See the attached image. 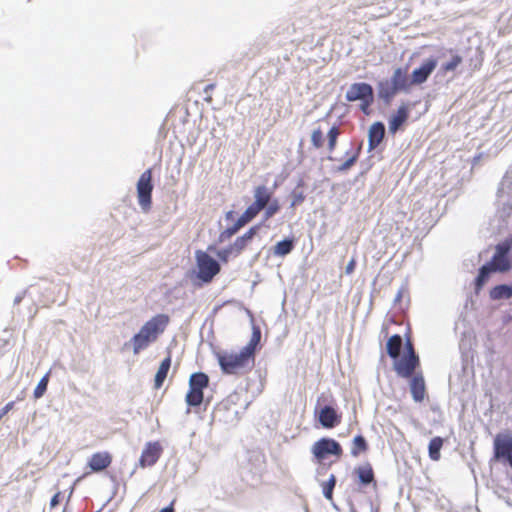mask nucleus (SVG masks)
I'll list each match as a JSON object with an SVG mask.
<instances>
[{
    "instance_id": "28",
    "label": "nucleus",
    "mask_w": 512,
    "mask_h": 512,
    "mask_svg": "<svg viewBox=\"0 0 512 512\" xmlns=\"http://www.w3.org/2000/svg\"><path fill=\"white\" fill-rule=\"evenodd\" d=\"M443 438L436 436L432 438L428 445V454L431 460L438 461L441 457V449L443 447Z\"/></svg>"
},
{
    "instance_id": "37",
    "label": "nucleus",
    "mask_w": 512,
    "mask_h": 512,
    "mask_svg": "<svg viewBox=\"0 0 512 512\" xmlns=\"http://www.w3.org/2000/svg\"><path fill=\"white\" fill-rule=\"evenodd\" d=\"M48 381H49V374H46L39 381V383L37 384V386L34 390V397L36 399L41 398L45 394V392L47 390Z\"/></svg>"
},
{
    "instance_id": "4",
    "label": "nucleus",
    "mask_w": 512,
    "mask_h": 512,
    "mask_svg": "<svg viewBox=\"0 0 512 512\" xmlns=\"http://www.w3.org/2000/svg\"><path fill=\"white\" fill-rule=\"evenodd\" d=\"M152 169L145 170L139 177L136 185L138 203L144 212L150 211L152 207Z\"/></svg>"
},
{
    "instance_id": "13",
    "label": "nucleus",
    "mask_w": 512,
    "mask_h": 512,
    "mask_svg": "<svg viewBox=\"0 0 512 512\" xmlns=\"http://www.w3.org/2000/svg\"><path fill=\"white\" fill-rule=\"evenodd\" d=\"M374 94L371 84L366 82H356L349 86L345 93V99L348 102H355L365 99Z\"/></svg>"
},
{
    "instance_id": "32",
    "label": "nucleus",
    "mask_w": 512,
    "mask_h": 512,
    "mask_svg": "<svg viewBox=\"0 0 512 512\" xmlns=\"http://www.w3.org/2000/svg\"><path fill=\"white\" fill-rule=\"evenodd\" d=\"M512 249V243L509 242V241H503L501 243H498L495 247V253H494V258H498V257H508L509 255V252L511 251Z\"/></svg>"
},
{
    "instance_id": "43",
    "label": "nucleus",
    "mask_w": 512,
    "mask_h": 512,
    "mask_svg": "<svg viewBox=\"0 0 512 512\" xmlns=\"http://www.w3.org/2000/svg\"><path fill=\"white\" fill-rule=\"evenodd\" d=\"M61 498H62V493L60 491L55 493L50 500V509L56 508L59 505Z\"/></svg>"
},
{
    "instance_id": "33",
    "label": "nucleus",
    "mask_w": 512,
    "mask_h": 512,
    "mask_svg": "<svg viewBox=\"0 0 512 512\" xmlns=\"http://www.w3.org/2000/svg\"><path fill=\"white\" fill-rule=\"evenodd\" d=\"M362 149V143L359 144L358 148L356 149V152L350 156L342 165L338 167L339 172H345L349 170L358 160L359 153Z\"/></svg>"
},
{
    "instance_id": "8",
    "label": "nucleus",
    "mask_w": 512,
    "mask_h": 512,
    "mask_svg": "<svg viewBox=\"0 0 512 512\" xmlns=\"http://www.w3.org/2000/svg\"><path fill=\"white\" fill-rule=\"evenodd\" d=\"M494 458L503 460L512 467V435L499 433L494 438Z\"/></svg>"
},
{
    "instance_id": "27",
    "label": "nucleus",
    "mask_w": 512,
    "mask_h": 512,
    "mask_svg": "<svg viewBox=\"0 0 512 512\" xmlns=\"http://www.w3.org/2000/svg\"><path fill=\"white\" fill-rule=\"evenodd\" d=\"M294 249V239L292 238H285L279 242L276 243V245L273 247V254L275 256L284 257L291 253V251Z\"/></svg>"
},
{
    "instance_id": "36",
    "label": "nucleus",
    "mask_w": 512,
    "mask_h": 512,
    "mask_svg": "<svg viewBox=\"0 0 512 512\" xmlns=\"http://www.w3.org/2000/svg\"><path fill=\"white\" fill-rule=\"evenodd\" d=\"M280 209V205L277 199L272 200L263 210H264V217L263 221H266L270 219L272 216H274Z\"/></svg>"
},
{
    "instance_id": "38",
    "label": "nucleus",
    "mask_w": 512,
    "mask_h": 512,
    "mask_svg": "<svg viewBox=\"0 0 512 512\" xmlns=\"http://www.w3.org/2000/svg\"><path fill=\"white\" fill-rule=\"evenodd\" d=\"M311 142L315 148H320L323 145L324 137L322 131L318 128L312 132Z\"/></svg>"
},
{
    "instance_id": "42",
    "label": "nucleus",
    "mask_w": 512,
    "mask_h": 512,
    "mask_svg": "<svg viewBox=\"0 0 512 512\" xmlns=\"http://www.w3.org/2000/svg\"><path fill=\"white\" fill-rule=\"evenodd\" d=\"M508 180H509V178L507 176H505L499 185L498 192H497V196H498L499 200H502L504 198L505 186H506Z\"/></svg>"
},
{
    "instance_id": "23",
    "label": "nucleus",
    "mask_w": 512,
    "mask_h": 512,
    "mask_svg": "<svg viewBox=\"0 0 512 512\" xmlns=\"http://www.w3.org/2000/svg\"><path fill=\"white\" fill-rule=\"evenodd\" d=\"M493 272H495V270L491 267V263H485L479 268L478 274L474 280V290L476 294L481 291Z\"/></svg>"
},
{
    "instance_id": "48",
    "label": "nucleus",
    "mask_w": 512,
    "mask_h": 512,
    "mask_svg": "<svg viewBox=\"0 0 512 512\" xmlns=\"http://www.w3.org/2000/svg\"><path fill=\"white\" fill-rule=\"evenodd\" d=\"M225 217H226V221L232 220L233 219V211H227L225 214Z\"/></svg>"
},
{
    "instance_id": "50",
    "label": "nucleus",
    "mask_w": 512,
    "mask_h": 512,
    "mask_svg": "<svg viewBox=\"0 0 512 512\" xmlns=\"http://www.w3.org/2000/svg\"><path fill=\"white\" fill-rule=\"evenodd\" d=\"M218 360L221 368L224 369V356H219Z\"/></svg>"
},
{
    "instance_id": "51",
    "label": "nucleus",
    "mask_w": 512,
    "mask_h": 512,
    "mask_svg": "<svg viewBox=\"0 0 512 512\" xmlns=\"http://www.w3.org/2000/svg\"><path fill=\"white\" fill-rule=\"evenodd\" d=\"M236 396H237V394H235V395H230V396L228 397V400H229L230 402L234 403V402H235V401H234V398H235Z\"/></svg>"
},
{
    "instance_id": "19",
    "label": "nucleus",
    "mask_w": 512,
    "mask_h": 512,
    "mask_svg": "<svg viewBox=\"0 0 512 512\" xmlns=\"http://www.w3.org/2000/svg\"><path fill=\"white\" fill-rule=\"evenodd\" d=\"M409 109L406 105H401L396 113L392 114L388 121L389 132L395 134L407 121Z\"/></svg>"
},
{
    "instance_id": "47",
    "label": "nucleus",
    "mask_w": 512,
    "mask_h": 512,
    "mask_svg": "<svg viewBox=\"0 0 512 512\" xmlns=\"http://www.w3.org/2000/svg\"><path fill=\"white\" fill-rule=\"evenodd\" d=\"M512 210V205L510 203H503V211L507 213V215L510 214V211Z\"/></svg>"
},
{
    "instance_id": "30",
    "label": "nucleus",
    "mask_w": 512,
    "mask_h": 512,
    "mask_svg": "<svg viewBox=\"0 0 512 512\" xmlns=\"http://www.w3.org/2000/svg\"><path fill=\"white\" fill-rule=\"evenodd\" d=\"M488 263H491V267L495 270V272H507L511 269V262L509 257L494 258L493 256Z\"/></svg>"
},
{
    "instance_id": "34",
    "label": "nucleus",
    "mask_w": 512,
    "mask_h": 512,
    "mask_svg": "<svg viewBox=\"0 0 512 512\" xmlns=\"http://www.w3.org/2000/svg\"><path fill=\"white\" fill-rule=\"evenodd\" d=\"M462 60L459 54H454L448 62L441 66V70L444 72L454 71L462 63Z\"/></svg>"
},
{
    "instance_id": "41",
    "label": "nucleus",
    "mask_w": 512,
    "mask_h": 512,
    "mask_svg": "<svg viewBox=\"0 0 512 512\" xmlns=\"http://www.w3.org/2000/svg\"><path fill=\"white\" fill-rule=\"evenodd\" d=\"M403 345L405 347V351H404L403 355L419 357L414 349V345H413L412 341L410 340V338H407Z\"/></svg>"
},
{
    "instance_id": "14",
    "label": "nucleus",
    "mask_w": 512,
    "mask_h": 512,
    "mask_svg": "<svg viewBox=\"0 0 512 512\" xmlns=\"http://www.w3.org/2000/svg\"><path fill=\"white\" fill-rule=\"evenodd\" d=\"M261 224L262 223H259L257 225L250 227L249 230L245 232L242 236L238 237L232 245L226 247V257L231 254L238 255L239 253H241L242 250L258 233V231L261 228Z\"/></svg>"
},
{
    "instance_id": "26",
    "label": "nucleus",
    "mask_w": 512,
    "mask_h": 512,
    "mask_svg": "<svg viewBox=\"0 0 512 512\" xmlns=\"http://www.w3.org/2000/svg\"><path fill=\"white\" fill-rule=\"evenodd\" d=\"M489 297L494 301L512 298V283L494 286L489 292Z\"/></svg>"
},
{
    "instance_id": "45",
    "label": "nucleus",
    "mask_w": 512,
    "mask_h": 512,
    "mask_svg": "<svg viewBox=\"0 0 512 512\" xmlns=\"http://www.w3.org/2000/svg\"><path fill=\"white\" fill-rule=\"evenodd\" d=\"M355 266H356V260L354 258H352L346 265L345 267V273L346 274H351L354 269H355Z\"/></svg>"
},
{
    "instance_id": "49",
    "label": "nucleus",
    "mask_w": 512,
    "mask_h": 512,
    "mask_svg": "<svg viewBox=\"0 0 512 512\" xmlns=\"http://www.w3.org/2000/svg\"><path fill=\"white\" fill-rule=\"evenodd\" d=\"M160 512H174L172 504L169 507L163 508Z\"/></svg>"
},
{
    "instance_id": "5",
    "label": "nucleus",
    "mask_w": 512,
    "mask_h": 512,
    "mask_svg": "<svg viewBox=\"0 0 512 512\" xmlns=\"http://www.w3.org/2000/svg\"><path fill=\"white\" fill-rule=\"evenodd\" d=\"M197 278L204 283L210 282L219 273L220 265L208 253L196 251Z\"/></svg>"
},
{
    "instance_id": "3",
    "label": "nucleus",
    "mask_w": 512,
    "mask_h": 512,
    "mask_svg": "<svg viewBox=\"0 0 512 512\" xmlns=\"http://www.w3.org/2000/svg\"><path fill=\"white\" fill-rule=\"evenodd\" d=\"M255 356L256 354L246 347L238 353H226V375L247 373L254 367Z\"/></svg>"
},
{
    "instance_id": "24",
    "label": "nucleus",
    "mask_w": 512,
    "mask_h": 512,
    "mask_svg": "<svg viewBox=\"0 0 512 512\" xmlns=\"http://www.w3.org/2000/svg\"><path fill=\"white\" fill-rule=\"evenodd\" d=\"M246 312H247L248 316L250 317V323L252 326V335H251L249 342L244 347L249 348L251 352L256 354V352L259 348L260 340H261V329L258 325H256L254 323V317H253L251 311L246 310Z\"/></svg>"
},
{
    "instance_id": "25",
    "label": "nucleus",
    "mask_w": 512,
    "mask_h": 512,
    "mask_svg": "<svg viewBox=\"0 0 512 512\" xmlns=\"http://www.w3.org/2000/svg\"><path fill=\"white\" fill-rule=\"evenodd\" d=\"M403 347V339L399 334L392 335L386 343V351L388 356L394 360L400 356Z\"/></svg>"
},
{
    "instance_id": "44",
    "label": "nucleus",
    "mask_w": 512,
    "mask_h": 512,
    "mask_svg": "<svg viewBox=\"0 0 512 512\" xmlns=\"http://www.w3.org/2000/svg\"><path fill=\"white\" fill-rule=\"evenodd\" d=\"M14 404V401H10L3 408L0 409V420L14 408Z\"/></svg>"
},
{
    "instance_id": "39",
    "label": "nucleus",
    "mask_w": 512,
    "mask_h": 512,
    "mask_svg": "<svg viewBox=\"0 0 512 512\" xmlns=\"http://www.w3.org/2000/svg\"><path fill=\"white\" fill-rule=\"evenodd\" d=\"M291 197H292V202L290 204L291 208L301 204L305 200V195H304L303 191H299L297 188L292 191Z\"/></svg>"
},
{
    "instance_id": "46",
    "label": "nucleus",
    "mask_w": 512,
    "mask_h": 512,
    "mask_svg": "<svg viewBox=\"0 0 512 512\" xmlns=\"http://www.w3.org/2000/svg\"><path fill=\"white\" fill-rule=\"evenodd\" d=\"M403 291H404L403 287L398 290V292H397V294L395 295V298H394V303H398V302L401 301L402 296H403Z\"/></svg>"
},
{
    "instance_id": "2",
    "label": "nucleus",
    "mask_w": 512,
    "mask_h": 512,
    "mask_svg": "<svg viewBox=\"0 0 512 512\" xmlns=\"http://www.w3.org/2000/svg\"><path fill=\"white\" fill-rule=\"evenodd\" d=\"M169 323L170 317L167 314H157L148 320L132 338L134 354H138L155 342L159 335L166 330Z\"/></svg>"
},
{
    "instance_id": "18",
    "label": "nucleus",
    "mask_w": 512,
    "mask_h": 512,
    "mask_svg": "<svg viewBox=\"0 0 512 512\" xmlns=\"http://www.w3.org/2000/svg\"><path fill=\"white\" fill-rule=\"evenodd\" d=\"M409 379L412 399L417 403L422 402L426 394V385L422 373H417Z\"/></svg>"
},
{
    "instance_id": "15",
    "label": "nucleus",
    "mask_w": 512,
    "mask_h": 512,
    "mask_svg": "<svg viewBox=\"0 0 512 512\" xmlns=\"http://www.w3.org/2000/svg\"><path fill=\"white\" fill-rule=\"evenodd\" d=\"M318 421L322 427L331 429L336 427L341 422V416L337 413L335 408L330 405H325L316 411Z\"/></svg>"
},
{
    "instance_id": "11",
    "label": "nucleus",
    "mask_w": 512,
    "mask_h": 512,
    "mask_svg": "<svg viewBox=\"0 0 512 512\" xmlns=\"http://www.w3.org/2000/svg\"><path fill=\"white\" fill-rule=\"evenodd\" d=\"M437 64L438 61L434 57L425 59L418 68L413 70L410 78L412 85H420L426 82L437 67Z\"/></svg>"
},
{
    "instance_id": "40",
    "label": "nucleus",
    "mask_w": 512,
    "mask_h": 512,
    "mask_svg": "<svg viewBox=\"0 0 512 512\" xmlns=\"http://www.w3.org/2000/svg\"><path fill=\"white\" fill-rule=\"evenodd\" d=\"M360 101V110L365 114V115H369L370 114V107L371 105L373 104L374 102V94L365 98V99H362V100H359Z\"/></svg>"
},
{
    "instance_id": "17",
    "label": "nucleus",
    "mask_w": 512,
    "mask_h": 512,
    "mask_svg": "<svg viewBox=\"0 0 512 512\" xmlns=\"http://www.w3.org/2000/svg\"><path fill=\"white\" fill-rule=\"evenodd\" d=\"M385 135V125L381 121L373 123L368 130V151L371 152L382 142Z\"/></svg>"
},
{
    "instance_id": "6",
    "label": "nucleus",
    "mask_w": 512,
    "mask_h": 512,
    "mask_svg": "<svg viewBox=\"0 0 512 512\" xmlns=\"http://www.w3.org/2000/svg\"><path fill=\"white\" fill-rule=\"evenodd\" d=\"M209 384V378L205 373H193L189 379V390L186 394V402L189 406H199L203 401V389Z\"/></svg>"
},
{
    "instance_id": "9",
    "label": "nucleus",
    "mask_w": 512,
    "mask_h": 512,
    "mask_svg": "<svg viewBox=\"0 0 512 512\" xmlns=\"http://www.w3.org/2000/svg\"><path fill=\"white\" fill-rule=\"evenodd\" d=\"M393 368L396 374L404 379L415 375L416 369L420 366V358L402 355L393 360Z\"/></svg>"
},
{
    "instance_id": "29",
    "label": "nucleus",
    "mask_w": 512,
    "mask_h": 512,
    "mask_svg": "<svg viewBox=\"0 0 512 512\" xmlns=\"http://www.w3.org/2000/svg\"><path fill=\"white\" fill-rule=\"evenodd\" d=\"M368 443L364 436L356 435L352 441L351 455L353 457L359 456L360 453L367 451Z\"/></svg>"
},
{
    "instance_id": "1",
    "label": "nucleus",
    "mask_w": 512,
    "mask_h": 512,
    "mask_svg": "<svg viewBox=\"0 0 512 512\" xmlns=\"http://www.w3.org/2000/svg\"><path fill=\"white\" fill-rule=\"evenodd\" d=\"M273 199V190L265 185L254 189V201L231 227L226 228V238L236 234L240 228L252 221Z\"/></svg>"
},
{
    "instance_id": "52",
    "label": "nucleus",
    "mask_w": 512,
    "mask_h": 512,
    "mask_svg": "<svg viewBox=\"0 0 512 512\" xmlns=\"http://www.w3.org/2000/svg\"><path fill=\"white\" fill-rule=\"evenodd\" d=\"M302 185H303V181H302V180H300V181H299V184H298V187H299V186H302Z\"/></svg>"
},
{
    "instance_id": "16",
    "label": "nucleus",
    "mask_w": 512,
    "mask_h": 512,
    "mask_svg": "<svg viewBox=\"0 0 512 512\" xmlns=\"http://www.w3.org/2000/svg\"><path fill=\"white\" fill-rule=\"evenodd\" d=\"M391 85L398 91V92H409L410 87L412 85L411 79L409 78L407 74V70L403 69L401 67L396 68L393 71V74L390 79H388Z\"/></svg>"
},
{
    "instance_id": "35",
    "label": "nucleus",
    "mask_w": 512,
    "mask_h": 512,
    "mask_svg": "<svg viewBox=\"0 0 512 512\" xmlns=\"http://www.w3.org/2000/svg\"><path fill=\"white\" fill-rule=\"evenodd\" d=\"M339 134H340V130L337 126H332L329 129V131L327 133V138H328V149L330 152H332L335 149Z\"/></svg>"
},
{
    "instance_id": "7",
    "label": "nucleus",
    "mask_w": 512,
    "mask_h": 512,
    "mask_svg": "<svg viewBox=\"0 0 512 512\" xmlns=\"http://www.w3.org/2000/svg\"><path fill=\"white\" fill-rule=\"evenodd\" d=\"M315 458L319 461L326 459L329 455L340 457L343 453L342 447L335 439L321 438L316 441L311 449Z\"/></svg>"
},
{
    "instance_id": "21",
    "label": "nucleus",
    "mask_w": 512,
    "mask_h": 512,
    "mask_svg": "<svg viewBox=\"0 0 512 512\" xmlns=\"http://www.w3.org/2000/svg\"><path fill=\"white\" fill-rule=\"evenodd\" d=\"M397 93L399 92L391 85L388 79L378 81L377 96L385 105H389Z\"/></svg>"
},
{
    "instance_id": "20",
    "label": "nucleus",
    "mask_w": 512,
    "mask_h": 512,
    "mask_svg": "<svg viewBox=\"0 0 512 512\" xmlns=\"http://www.w3.org/2000/svg\"><path fill=\"white\" fill-rule=\"evenodd\" d=\"M354 474L357 476L360 485H376L374 471L370 463H365L363 465L357 466L354 469Z\"/></svg>"
},
{
    "instance_id": "31",
    "label": "nucleus",
    "mask_w": 512,
    "mask_h": 512,
    "mask_svg": "<svg viewBox=\"0 0 512 512\" xmlns=\"http://www.w3.org/2000/svg\"><path fill=\"white\" fill-rule=\"evenodd\" d=\"M336 481L335 475L331 474L329 479L322 485V493L327 500L333 499V490L335 488Z\"/></svg>"
},
{
    "instance_id": "12",
    "label": "nucleus",
    "mask_w": 512,
    "mask_h": 512,
    "mask_svg": "<svg viewBox=\"0 0 512 512\" xmlns=\"http://www.w3.org/2000/svg\"><path fill=\"white\" fill-rule=\"evenodd\" d=\"M112 455L108 451H99L93 453L87 461V467L90 469L89 472L85 473H99L106 470L112 463Z\"/></svg>"
},
{
    "instance_id": "10",
    "label": "nucleus",
    "mask_w": 512,
    "mask_h": 512,
    "mask_svg": "<svg viewBox=\"0 0 512 512\" xmlns=\"http://www.w3.org/2000/svg\"><path fill=\"white\" fill-rule=\"evenodd\" d=\"M163 453V447L159 441L146 443L139 458V466L141 468L150 467L157 463Z\"/></svg>"
},
{
    "instance_id": "22",
    "label": "nucleus",
    "mask_w": 512,
    "mask_h": 512,
    "mask_svg": "<svg viewBox=\"0 0 512 512\" xmlns=\"http://www.w3.org/2000/svg\"><path fill=\"white\" fill-rule=\"evenodd\" d=\"M172 363V357L171 354L168 353V355L162 360L160 363V366L156 372L155 378H154V388L156 390L160 389L168 375L169 369L171 367Z\"/></svg>"
}]
</instances>
